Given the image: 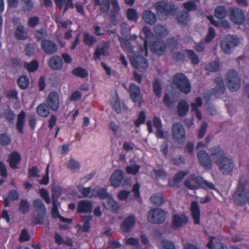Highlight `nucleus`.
I'll return each mask as SVG.
<instances>
[{"label":"nucleus","mask_w":249,"mask_h":249,"mask_svg":"<svg viewBox=\"0 0 249 249\" xmlns=\"http://www.w3.org/2000/svg\"><path fill=\"white\" fill-rule=\"evenodd\" d=\"M209 151L211 156L215 159V163L220 170L232 171L234 166L232 160L225 156L223 150L220 147H213Z\"/></svg>","instance_id":"nucleus-1"},{"label":"nucleus","mask_w":249,"mask_h":249,"mask_svg":"<svg viewBox=\"0 0 249 249\" xmlns=\"http://www.w3.org/2000/svg\"><path fill=\"white\" fill-rule=\"evenodd\" d=\"M190 179H186L184 182L185 186L190 190H196L199 187L208 191L214 190L217 191L214 185L212 183L204 180L200 176L192 175L190 177Z\"/></svg>","instance_id":"nucleus-2"},{"label":"nucleus","mask_w":249,"mask_h":249,"mask_svg":"<svg viewBox=\"0 0 249 249\" xmlns=\"http://www.w3.org/2000/svg\"><path fill=\"white\" fill-rule=\"evenodd\" d=\"M155 7L157 14L161 20H165L169 16L174 15L176 13L175 5L173 4H168L166 1H158Z\"/></svg>","instance_id":"nucleus-3"},{"label":"nucleus","mask_w":249,"mask_h":249,"mask_svg":"<svg viewBox=\"0 0 249 249\" xmlns=\"http://www.w3.org/2000/svg\"><path fill=\"white\" fill-rule=\"evenodd\" d=\"M173 83L182 92L188 94L191 90V83L187 77L183 73H177L173 77Z\"/></svg>","instance_id":"nucleus-4"},{"label":"nucleus","mask_w":249,"mask_h":249,"mask_svg":"<svg viewBox=\"0 0 249 249\" xmlns=\"http://www.w3.org/2000/svg\"><path fill=\"white\" fill-rule=\"evenodd\" d=\"M173 139L175 143L180 146L183 145L186 142V131L183 126L179 123H175L172 127Z\"/></svg>","instance_id":"nucleus-5"},{"label":"nucleus","mask_w":249,"mask_h":249,"mask_svg":"<svg viewBox=\"0 0 249 249\" xmlns=\"http://www.w3.org/2000/svg\"><path fill=\"white\" fill-rule=\"evenodd\" d=\"M226 80L229 89L232 91H237L241 86V81L237 72L232 69L227 73Z\"/></svg>","instance_id":"nucleus-6"},{"label":"nucleus","mask_w":249,"mask_h":249,"mask_svg":"<svg viewBox=\"0 0 249 249\" xmlns=\"http://www.w3.org/2000/svg\"><path fill=\"white\" fill-rule=\"evenodd\" d=\"M147 218L148 221L152 224H162L165 220L166 213L162 209L154 208L149 211Z\"/></svg>","instance_id":"nucleus-7"},{"label":"nucleus","mask_w":249,"mask_h":249,"mask_svg":"<svg viewBox=\"0 0 249 249\" xmlns=\"http://www.w3.org/2000/svg\"><path fill=\"white\" fill-rule=\"evenodd\" d=\"M238 39L233 35H227L221 42V47L223 52L230 53L232 48L236 46L239 43Z\"/></svg>","instance_id":"nucleus-8"},{"label":"nucleus","mask_w":249,"mask_h":249,"mask_svg":"<svg viewBox=\"0 0 249 249\" xmlns=\"http://www.w3.org/2000/svg\"><path fill=\"white\" fill-rule=\"evenodd\" d=\"M166 43L160 38H157L150 44L151 52L158 55H162L166 49Z\"/></svg>","instance_id":"nucleus-9"},{"label":"nucleus","mask_w":249,"mask_h":249,"mask_svg":"<svg viewBox=\"0 0 249 249\" xmlns=\"http://www.w3.org/2000/svg\"><path fill=\"white\" fill-rule=\"evenodd\" d=\"M139 52L141 53V55L135 54L130 58V63L132 66L136 69H146L148 67V62L142 55L144 54L145 56H146L140 50Z\"/></svg>","instance_id":"nucleus-10"},{"label":"nucleus","mask_w":249,"mask_h":249,"mask_svg":"<svg viewBox=\"0 0 249 249\" xmlns=\"http://www.w3.org/2000/svg\"><path fill=\"white\" fill-rule=\"evenodd\" d=\"M49 108L54 111L58 110L59 106V97L57 92L51 91L46 99Z\"/></svg>","instance_id":"nucleus-11"},{"label":"nucleus","mask_w":249,"mask_h":249,"mask_svg":"<svg viewBox=\"0 0 249 249\" xmlns=\"http://www.w3.org/2000/svg\"><path fill=\"white\" fill-rule=\"evenodd\" d=\"M230 17L232 22L238 24H243L245 20L243 11L238 8H232L231 10Z\"/></svg>","instance_id":"nucleus-12"},{"label":"nucleus","mask_w":249,"mask_h":249,"mask_svg":"<svg viewBox=\"0 0 249 249\" xmlns=\"http://www.w3.org/2000/svg\"><path fill=\"white\" fill-rule=\"evenodd\" d=\"M142 31L145 36V38L143 39V45H139V50L142 53H144L146 56H147L148 53V42L147 39L152 37L153 36V34L151 30L146 26L143 27Z\"/></svg>","instance_id":"nucleus-13"},{"label":"nucleus","mask_w":249,"mask_h":249,"mask_svg":"<svg viewBox=\"0 0 249 249\" xmlns=\"http://www.w3.org/2000/svg\"><path fill=\"white\" fill-rule=\"evenodd\" d=\"M41 47L43 52L47 54H53L57 51V46L53 41L44 39L41 41Z\"/></svg>","instance_id":"nucleus-14"},{"label":"nucleus","mask_w":249,"mask_h":249,"mask_svg":"<svg viewBox=\"0 0 249 249\" xmlns=\"http://www.w3.org/2000/svg\"><path fill=\"white\" fill-rule=\"evenodd\" d=\"M136 224V218L134 215L131 214L125 218L120 225L121 230L125 233L129 232Z\"/></svg>","instance_id":"nucleus-15"},{"label":"nucleus","mask_w":249,"mask_h":249,"mask_svg":"<svg viewBox=\"0 0 249 249\" xmlns=\"http://www.w3.org/2000/svg\"><path fill=\"white\" fill-rule=\"evenodd\" d=\"M197 157L200 164L205 169H211L212 167V160L209 154L204 150H199Z\"/></svg>","instance_id":"nucleus-16"},{"label":"nucleus","mask_w":249,"mask_h":249,"mask_svg":"<svg viewBox=\"0 0 249 249\" xmlns=\"http://www.w3.org/2000/svg\"><path fill=\"white\" fill-rule=\"evenodd\" d=\"M189 221L188 217L184 213L180 214H174L172 220V228L178 229L183 227Z\"/></svg>","instance_id":"nucleus-17"},{"label":"nucleus","mask_w":249,"mask_h":249,"mask_svg":"<svg viewBox=\"0 0 249 249\" xmlns=\"http://www.w3.org/2000/svg\"><path fill=\"white\" fill-rule=\"evenodd\" d=\"M93 207L90 200H81L78 202L76 211L78 213H89L92 212Z\"/></svg>","instance_id":"nucleus-18"},{"label":"nucleus","mask_w":249,"mask_h":249,"mask_svg":"<svg viewBox=\"0 0 249 249\" xmlns=\"http://www.w3.org/2000/svg\"><path fill=\"white\" fill-rule=\"evenodd\" d=\"M190 212L194 223L196 225L200 224V210L198 203L197 201H193L191 202Z\"/></svg>","instance_id":"nucleus-19"},{"label":"nucleus","mask_w":249,"mask_h":249,"mask_svg":"<svg viewBox=\"0 0 249 249\" xmlns=\"http://www.w3.org/2000/svg\"><path fill=\"white\" fill-rule=\"evenodd\" d=\"M21 159V156L18 152L15 151L11 152L9 155L7 160L10 167L12 169H18Z\"/></svg>","instance_id":"nucleus-20"},{"label":"nucleus","mask_w":249,"mask_h":249,"mask_svg":"<svg viewBox=\"0 0 249 249\" xmlns=\"http://www.w3.org/2000/svg\"><path fill=\"white\" fill-rule=\"evenodd\" d=\"M92 216L90 215H85L82 217L81 221L83 225L78 224L76 227L77 228L78 231L84 232H88L89 231L91 228V221L92 220Z\"/></svg>","instance_id":"nucleus-21"},{"label":"nucleus","mask_w":249,"mask_h":249,"mask_svg":"<svg viewBox=\"0 0 249 249\" xmlns=\"http://www.w3.org/2000/svg\"><path fill=\"white\" fill-rule=\"evenodd\" d=\"M128 92L131 101L136 103L139 100L141 95V89L135 83H131L129 85Z\"/></svg>","instance_id":"nucleus-22"},{"label":"nucleus","mask_w":249,"mask_h":249,"mask_svg":"<svg viewBox=\"0 0 249 249\" xmlns=\"http://www.w3.org/2000/svg\"><path fill=\"white\" fill-rule=\"evenodd\" d=\"M110 47V42H104L103 45L101 47H97L93 53L95 60L100 58L101 55L106 56L108 54V50Z\"/></svg>","instance_id":"nucleus-23"},{"label":"nucleus","mask_w":249,"mask_h":249,"mask_svg":"<svg viewBox=\"0 0 249 249\" xmlns=\"http://www.w3.org/2000/svg\"><path fill=\"white\" fill-rule=\"evenodd\" d=\"M49 67L53 70H60L63 67V61L61 58L55 55L51 57L48 62Z\"/></svg>","instance_id":"nucleus-24"},{"label":"nucleus","mask_w":249,"mask_h":249,"mask_svg":"<svg viewBox=\"0 0 249 249\" xmlns=\"http://www.w3.org/2000/svg\"><path fill=\"white\" fill-rule=\"evenodd\" d=\"M189 105L185 100L180 101L177 106V113L180 117H183L186 115L189 111Z\"/></svg>","instance_id":"nucleus-25"},{"label":"nucleus","mask_w":249,"mask_h":249,"mask_svg":"<svg viewBox=\"0 0 249 249\" xmlns=\"http://www.w3.org/2000/svg\"><path fill=\"white\" fill-rule=\"evenodd\" d=\"M124 172H113L110 179L112 186L117 188L120 185L124 178Z\"/></svg>","instance_id":"nucleus-26"},{"label":"nucleus","mask_w":249,"mask_h":249,"mask_svg":"<svg viewBox=\"0 0 249 249\" xmlns=\"http://www.w3.org/2000/svg\"><path fill=\"white\" fill-rule=\"evenodd\" d=\"M54 2L58 8L61 9L63 5H64L63 14H64L69 8H74L73 0H53Z\"/></svg>","instance_id":"nucleus-27"},{"label":"nucleus","mask_w":249,"mask_h":249,"mask_svg":"<svg viewBox=\"0 0 249 249\" xmlns=\"http://www.w3.org/2000/svg\"><path fill=\"white\" fill-rule=\"evenodd\" d=\"M142 19L147 24L153 25L157 20L156 15L152 11L146 10L143 12Z\"/></svg>","instance_id":"nucleus-28"},{"label":"nucleus","mask_w":249,"mask_h":249,"mask_svg":"<svg viewBox=\"0 0 249 249\" xmlns=\"http://www.w3.org/2000/svg\"><path fill=\"white\" fill-rule=\"evenodd\" d=\"M14 36L18 40H26L28 37V32L23 26L18 25L15 30Z\"/></svg>","instance_id":"nucleus-29"},{"label":"nucleus","mask_w":249,"mask_h":249,"mask_svg":"<svg viewBox=\"0 0 249 249\" xmlns=\"http://www.w3.org/2000/svg\"><path fill=\"white\" fill-rule=\"evenodd\" d=\"M25 118L26 115L24 111H21L18 115L16 127L18 132L20 134H22L23 133V129L25 123Z\"/></svg>","instance_id":"nucleus-30"},{"label":"nucleus","mask_w":249,"mask_h":249,"mask_svg":"<svg viewBox=\"0 0 249 249\" xmlns=\"http://www.w3.org/2000/svg\"><path fill=\"white\" fill-rule=\"evenodd\" d=\"M177 20L179 24L187 25L190 20L189 12L184 10L181 11L177 15Z\"/></svg>","instance_id":"nucleus-31"},{"label":"nucleus","mask_w":249,"mask_h":249,"mask_svg":"<svg viewBox=\"0 0 249 249\" xmlns=\"http://www.w3.org/2000/svg\"><path fill=\"white\" fill-rule=\"evenodd\" d=\"M49 107L46 103L40 104L36 107V112L39 116L43 118H46L50 114Z\"/></svg>","instance_id":"nucleus-32"},{"label":"nucleus","mask_w":249,"mask_h":249,"mask_svg":"<svg viewBox=\"0 0 249 249\" xmlns=\"http://www.w3.org/2000/svg\"><path fill=\"white\" fill-rule=\"evenodd\" d=\"M189 172H177L175 175L173 179H169L168 186L174 187L176 184L179 183Z\"/></svg>","instance_id":"nucleus-33"},{"label":"nucleus","mask_w":249,"mask_h":249,"mask_svg":"<svg viewBox=\"0 0 249 249\" xmlns=\"http://www.w3.org/2000/svg\"><path fill=\"white\" fill-rule=\"evenodd\" d=\"M33 207L37 213H46V209L43 201L40 199H36L34 200Z\"/></svg>","instance_id":"nucleus-34"},{"label":"nucleus","mask_w":249,"mask_h":249,"mask_svg":"<svg viewBox=\"0 0 249 249\" xmlns=\"http://www.w3.org/2000/svg\"><path fill=\"white\" fill-rule=\"evenodd\" d=\"M150 200L152 204L157 206H161L165 202L163 195L160 193L153 195L150 197Z\"/></svg>","instance_id":"nucleus-35"},{"label":"nucleus","mask_w":249,"mask_h":249,"mask_svg":"<svg viewBox=\"0 0 249 249\" xmlns=\"http://www.w3.org/2000/svg\"><path fill=\"white\" fill-rule=\"evenodd\" d=\"M83 40L84 43L89 47H92L97 41L96 37L90 35L88 32H85L83 34Z\"/></svg>","instance_id":"nucleus-36"},{"label":"nucleus","mask_w":249,"mask_h":249,"mask_svg":"<svg viewBox=\"0 0 249 249\" xmlns=\"http://www.w3.org/2000/svg\"><path fill=\"white\" fill-rule=\"evenodd\" d=\"M153 90L155 96L160 98L161 96L162 87L159 79L157 78L154 79L153 81Z\"/></svg>","instance_id":"nucleus-37"},{"label":"nucleus","mask_w":249,"mask_h":249,"mask_svg":"<svg viewBox=\"0 0 249 249\" xmlns=\"http://www.w3.org/2000/svg\"><path fill=\"white\" fill-rule=\"evenodd\" d=\"M105 206L107 209L113 213L117 212L119 209L118 204L111 196L110 197H108L107 199L106 205Z\"/></svg>","instance_id":"nucleus-38"},{"label":"nucleus","mask_w":249,"mask_h":249,"mask_svg":"<svg viewBox=\"0 0 249 249\" xmlns=\"http://www.w3.org/2000/svg\"><path fill=\"white\" fill-rule=\"evenodd\" d=\"M216 86L214 89L215 93L223 94L225 90V87L222 78L218 77L215 80Z\"/></svg>","instance_id":"nucleus-39"},{"label":"nucleus","mask_w":249,"mask_h":249,"mask_svg":"<svg viewBox=\"0 0 249 249\" xmlns=\"http://www.w3.org/2000/svg\"><path fill=\"white\" fill-rule=\"evenodd\" d=\"M71 73L72 75L81 78H85L89 76L88 71L80 67L73 69L71 71Z\"/></svg>","instance_id":"nucleus-40"},{"label":"nucleus","mask_w":249,"mask_h":249,"mask_svg":"<svg viewBox=\"0 0 249 249\" xmlns=\"http://www.w3.org/2000/svg\"><path fill=\"white\" fill-rule=\"evenodd\" d=\"M118 40L120 41L121 47L123 50H125L129 52H133V47L128 40L124 39L121 36L119 37Z\"/></svg>","instance_id":"nucleus-41"},{"label":"nucleus","mask_w":249,"mask_h":249,"mask_svg":"<svg viewBox=\"0 0 249 249\" xmlns=\"http://www.w3.org/2000/svg\"><path fill=\"white\" fill-rule=\"evenodd\" d=\"M17 84L20 89H26L29 85V79L27 76H20L18 79Z\"/></svg>","instance_id":"nucleus-42"},{"label":"nucleus","mask_w":249,"mask_h":249,"mask_svg":"<svg viewBox=\"0 0 249 249\" xmlns=\"http://www.w3.org/2000/svg\"><path fill=\"white\" fill-rule=\"evenodd\" d=\"M227 15L226 8L223 6H217L214 11L215 17L219 19H222L226 17Z\"/></svg>","instance_id":"nucleus-43"},{"label":"nucleus","mask_w":249,"mask_h":249,"mask_svg":"<svg viewBox=\"0 0 249 249\" xmlns=\"http://www.w3.org/2000/svg\"><path fill=\"white\" fill-rule=\"evenodd\" d=\"M53 207L52 208V215L54 219L58 218L61 215L59 214L58 208V199L53 197L52 200Z\"/></svg>","instance_id":"nucleus-44"},{"label":"nucleus","mask_w":249,"mask_h":249,"mask_svg":"<svg viewBox=\"0 0 249 249\" xmlns=\"http://www.w3.org/2000/svg\"><path fill=\"white\" fill-rule=\"evenodd\" d=\"M3 116L7 122L9 124L14 123L16 115L11 109L5 110L3 113Z\"/></svg>","instance_id":"nucleus-45"},{"label":"nucleus","mask_w":249,"mask_h":249,"mask_svg":"<svg viewBox=\"0 0 249 249\" xmlns=\"http://www.w3.org/2000/svg\"><path fill=\"white\" fill-rule=\"evenodd\" d=\"M185 52L187 54L188 58L191 60L194 65H197L199 63L198 56L192 50H185Z\"/></svg>","instance_id":"nucleus-46"},{"label":"nucleus","mask_w":249,"mask_h":249,"mask_svg":"<svg viewBox=\"0 0 249 249\" xmlns=\"http://www.w3.org/2000/svg\"><path fill=\"white\" fill-rule=\"evenodd\" d=\"M24 67L30 72L36 71L38 68V62L36 60H34L30 63H25Z\"/></svg>","instance_id":"nucleus-47"},{"label":"nucleus","mask_w":249,"mask_h":249,"mask_svg":"<svg viewBox=\"0 0 249 249\" xmlns=\"http://www.w3.org/2000/svg\"><path fill=\"white\" fill-rule=\"evenodd\" d=\"M129 162L130 164L126 167L125 171H139L140 165L137 164L134 158L130 159Z\"/></svg>","instance_id":"nucleus-48"},{"label":"nucleus","mask_w":249,"mask_h":249,"mask_svg":"<svg viewBox=\"0 0 249 249\" xmlns=\"http://www.w3.org/2000/svg\"><path fill=\"white\" fill-rule=\"evenodd\" d=\"M29 210V205L26 199H21L19 205V211L22 214H25L28 212Z\"/></svg>","instance_id":"nucleus-49"},{"label":"nucleus","mask_w":249,"mask_h":249,"mask_svg":"<svg viewBox=\"0 0 249 249\" xmlns=\"http://www.w3.org/2000/svg\"><path fill=\"white\" fill-rule=\"evenodd\" d=\"M127 18L130 21H137L138 17L136 10L133 8L128 9L127 10Z\"/></svg>","instance_id":"nucleus-50"},{"label":"nucleus","mask_w":249,"mask_h":249,"mask_svg":"<svg viewBox=\"0 0 249 249\" xmlns=\"http://www.w3.org/2000/svg\"><path fill=\"white\" fill-rule=\"evenodd\" d=\"M220 67L219 63L218 61H213L205 67V70L210 72H214L217 71Z\"/></svg>","instance_id":"nucleus-51"},{"label":"nucleus","mask_w":249,"mask_h":249,"mask_svg":"<svg viewBox=\"0 0 249 249\" xmlns=\"http://www.w3.org/2000/svg\"><path fill=\"white\" fill-rule=\"evenodd\" d=\"M146 120L145 113L143 111H141L138 118L134 121V124L136 127H139L141 124L145 123Z\"/></svg>","instance_id":"nucleus-52"},{"label":"nucleus","mask_w":249,"mask_h":249,"mask_svg":"<svg viewBox=\"0 0 249 249\" xmlns=\"http://www.w3.org/2000/svg\"><path fill=\"white\" fill-rule=\"evenodd\" d=\"M96 195L101 199H107L111 196L107 192V189L104 188H101L96 191Z\"/></svg>","instance_id":"nucleus-53"},{"label":"nucleus","mask_w":249,"mask_h":249,"mask_svg":"<svg viewBox=\"0 0 249 249\" xmlns=\"http://www.w3.org/2000/svg\"><path fill=\"white\" fill-rule=\"evenodd\" d=\"M47 36V32L43 28H41L36 31L35 33V37L36 41L39 42L42 41L43 39Z\"/></svg>","instance_id":"nucleus-54"},{"label":"nucleus","mask_w":249,"mask_h":249,"mask_svg":"<svg viewBox=\"0 0 249 249\" xmlns=\"http://www.w3.org/2000/svg\"><path fill=\"white\" fill-rule=\"evenodd\" d=\"M215 36V31L213 28L209 27L208 33L204 39L206 43H209L212 41Z\"/></svg>","instance_id":"nucleus-55"},{"label":"nucleus","mask_w":249,"mask_h":249,"mask_svg":"<svg viewBox=\"0 0 249 249\" xmlns=\"http://www.w3.org/2000/svg\"><path fill=\"white\" fill-rule=\"evenodd\" d=\"M22 10L24 11L30 12L33 8V3L31 0H21Z\"/></svg>","instance_id":"nucleus-56"},{"label":"nucleus","mask_w":249,"mask_h":249,"mask_svg":"<svg viewBox=\"0 0 249 249\" xmlns=\"http://www.w3.org/2000/svg\"><path fill=\"white\" fill-rule=\"evenodd\" d=\"M11 142V138L6 134L3 133L0 135V144L3 146H7Z\"/></svg>","instance_id":"nucleus-57"},{"label":"nucleus","mask_w":249,"mask_h":249,"mask_svg":"<svg viewBox=\"0 0 249 249\" xmlns=\"http://www.w3.org/2000/svg\"><path fill=\"white\" fill-rule=\"evenodd\" d=\"M45 214L42 213H37L36 216L34 217L32 220L33 224H42L44 223V216Z\"/></svg>","instance_id":"nucleus-58"},{"label":"nucleus","mask_w":249,"mask_h":249,"mask_svg":"<svg viewBox=\"0 0 249 249\" xmlns=\"http://www.w3.org/2000/svg\"><path fill=\"white\" fill-rule=\"evenodd\" d=\"M40 22V19L38 17L35 16L29 18L28 20V25L31 28H35Z\"/></svg>","instance_id":"nucleus-59"},{"label":"nucleus","mask_w":249,"mask_h":249,"mask_svg":"<svg viewBox=\"0 0 249 249\" xmlns=\"http://www.w3.org/2000/svg\"><path fill=\"white\" fill-rule=\"evenodd\" d=\"M39 194L46 203L49 204L50 203L49 194L46 189L44 188L40 189L39 190Z\"/></svg>","instance_id":"nucleus-60"},{"label":"nucleus","mask_w":249,"mask_h":249,"mask_svg":"<svg viewBox=\"0 0 249 249\" xmlns=\"http://www.w3.org/2000/svg\"><path fill=\"white\" fill-rule=\"evenodd\" d=\"M110 0H102L100 5V11L102 13H107L110 8Z\"/></svg>","instance_id":"nucleus-61"},{"label":"nucleus","mask_w":249,"mask_h":249,"mask_svg":"<svg viewBox=\"0 0 249 249\" xmlns=\"http://www.w3.org/2000/svg\"><path fill=\"white\" fill-rule=\"evenodd\" d=\"M30 239V236L26 229L21 231L19 237V241L20 242L28 241Z\"/></svg>","instance_id":"nucleus-62"},{"label":"nucleus","mask_w":249,"mask_h":249,"mask_svg":"<svg viewBox=\"0 0 249 249\" xmlns=\"http://www.w3.org/2000/svg\"><path fill=\"white\" fill-rule=\"evenodd\" d=\"M19 194L17 191L15 190H11L8 193V196L10 201L17 200L19 198Z\"/></svg>","instance_id":"nucleus-63"},{"label":"nucleus","mask_w":249,"mask_h":249,"mask_svg":"<svg viewBox=\"0 0 249 249\" xmlns=\"http://www.w3.org/2000/svg\"><path fill=\"white\" fill-rule=\"evenodd\" d=\"M161 244L163 249H176L175 244L168 240H163Z\"/></svg>","instance_id":"nucleus-64"}]
</instances>
